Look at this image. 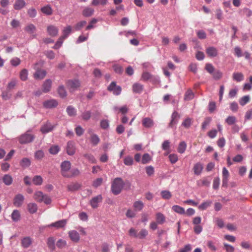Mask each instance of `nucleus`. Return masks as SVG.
I'll return each mask as SVG.
<instances>
[{
  "mask_svg": "<svg viewBox=\"0 0 252 252\" xmlns=\"http://www.w3.org/2000/svg\"><path fill=\"white\" fill-rule=\"evenodd\" d=\"M28 71L26 69H22L20 73V78L22 81H26L28 79Z\"/></svg>",
  "mask_w": 252,
  "mask_h": 252,
  "instance_id": "obj_43",
  "label": "nucleus"
},
{
  "mask_svg": "<svg viewBox=\"0 0 252 252\" xmlns=\"http://www.w3.org/2000/svg\"><path fill=\"white\" fill-rule=\"evenodd\" d=\"M94 11L93 8L90 7H86L82 11V15L84 17H90L93 15Z\"/></svg>",
  "mask_w": 252,
  "mask_h": 252,
  "instance_id": "obj_23",
  "label": "nucleus"
},
{
  "mask_svg": "<svg viewBox=\"0 0 252 252\" xmlns=\"http://www.w3.org/2000/svg\"><path fill=\"white\" fill-rule=\"evenodd\" d=\"M237 121L235 117L233 116H228L225 120V122L229 125H234Z\"/></svg>",
  "mask_w": 252,
  "mask_h": 252,
  "instance_id": "obj_48",
  "label": "nucleus"
},
{
  "mask_svg": "<svg viewBox=\"0 0 252 252\" xmlns=\"http://www.w3.org/2000/svg\"><path fill=\"white\" fill-rule=\"evenodd\" d=\"M125 183L121 178L117 177L114 179L111 185V191L114 195H118L122 191Z\"/></svg>",
  "mask_w": 252,
  "mask_h": 252,
  "instance_id": "obj_1",
  "label": "nucleus"
},
{
  "mask_svg": "<svg viewBox=\"0 0 252 252\" xmlns=\"http://www.w3.org/2000/svg\"><path fill=\"white\" fill-rule=\"evenodd\" d=\"M87 22L86 21H81L77 23L74 26V29L75 31H79L82 28H83Z\"/></svg>",
  "mask_w": 252,
  "mask_h": 252,
  "instance_id": "obj_60",
  "label": "nucleus"
},
{
  "mask_svg": "<svg viewBox=\"0 0 252 252\" xmlns=\"http://www.w3.org/2000/svg\"><path fill=\"white\" fill-rule=\"evenodd\" d=\"M21 60L17 57L14 58L10 60V63L13 66H17L20 64Z\"/></svg>",
  "mask_w": 252,
  "mask_h": 252,
  "instance_id": "obj_62",
  "label": "nucleus"
},
{
  "mask_svg": "<svg viewBox=\"0 0 252 252\" xmlns=\"http://www.w3.org/2000/svg\"><path fill=\"white\" fill-rule=\"evenodd\" d=\"M67 187L68 191H74L78 190L80 188V185L76 183L68 185Z\"/></svg>",
  "mask_w": 252,
  "mask_h": 252,
  "instance_id": "obj_36",
  "label": "nucleus"
},
{
  "mask_svg": "<svg viewBox=\"0 0 252 252\" xmlns=\"http://www.w3.org/2000/svg\"><path fill=\"white\" fill-rule=\"evenodd\" d=\"M187 148V144L185 141L181 142L179 143V147L178 148V151L181 154H183L185 152Z\"/></svg>",
  "mask_w": 252,
  "mask_h": 252,
  "instance_id": "obj_42",
  "label": "nucleus"
},
{
  "mask_svg": "<svg viewBox=\"0 0 252 252\" xmlns=\"http://www.w3.org/2000/svg\"><path fill=\"white\" fill-rule=\"evenodd\" d=\"M91 111L86 110L82 112L81 117L82 120L87 121L91 118Z\"/></svg>",
  "mask_w": 252,
  "mask_h": 252,
  "instance_id": "obj_35",
  "label": "nucleus"
},
{
  "mask_svg": "<svg viewBox=\"0 0 252 252\" xmlns=\"http://www.w3.org/2000/svg\"><path fill=\"white\" fill-rule=\"evenodd\" d=\"M109 126V122L108 120L103 119L100 122V127L104 129L108 128Z\"/></svg>",
  "mask_w": 252,
  "mask_h": 252,
  "instance_id": "obj_55",
  "label": "nucleus"
},
{
  "mask_svg": "<svg viewBox=\"0 0 252 252\" xmlns=\"http://www.w3.org/2000/svg\"><path fill=\"white\" fill-rule=\"evenodd\" d=\"M90 142L93 146H96L100 142L99 137L94 133H92L90 136Z\"/></svg>",
  "mask_w": 252,
  "mask_h": 252,
  "instance_id": "obj_27",
  "label": "nucleus"
},
{
  "mask_svg": "<svg viewBox=\"0 0 252 252\" xmlns=\"http://www.w3.org/2000/svg\"><path fill=\"white\" fill-rule=\"evenodd\" d=\"M161 195L163 199H169L171 197V193L168 190H163L161 192Z\"/></svg>",
  "mask_w": 252,
  "mask_h": 252,
  "instance_id": "obj_54",
  "label": "nucleus"
},
{
  "mask_svg": "<svg viewBox=\"0 0 252 252\" xmlns=\"http://www.w3.org/2000/svg\"><path fill=\"white\" fill-rule=\"evenodd\" d=\"M144 86L139 83H134L132 85V91L135 94H141L143 92Z\"/></svg>",
  "mask_w": 252,
  "mask_h": 252,
  "instance_id": "obj_16",
  "label": "nucleus"
},
{
  "mask_svg": "<svg viewBox=\"0 0 252 252\" xmlns=\"http://www.w3.org/2000/svg\"><path fill=\"white\" fill-rule=\"evenodd\" d=\"M58 93L61 97H64L66 96V92L63 85L59 87Z\"/></svg>",
  "mask_w": 252,
  "mask_h": 252,
  "instance_id": "obj_50",
  "label": "nucleus"
},
{
  "mask_svg": "<svg viewBox=\"0 0 252 252\" xmlns=\"http://www.w3.org/2000/svg\"><path fill=\"white\" fill-rule=\"evenodd\" d=\"M148 234V231L145 229H142L138 234L137 238L140 239H144Z\"/></svg>",
  "mask_w": 252,
  "mask_h": 252,
  "instance_id": "obj_56",
  "label": "nucleus"
},
{
  "mask_svg": "<svg viewBox=\"0 0 252 252\" xmlns=\"http://www.w3.org/2000/svg\"><path fill=\"white\" fill-rule=\"evenodd\" d=\"M52 86V81L51 79H47L43 84V92L46 93L50 91Z\"/></svg>",
  "mask_w": 252,
  "mask_h": 252,
  "instance_id": "obj_20",
  "label": "nucleus"
},
{
  "mask_svg": "<svg viewBox=\"0 0 252 252\" xmlns=\"http://www.w3.org/2000/svg\"><path fill=\"white\" fill-rule=\"evenodd\" d=\"M47 72L43 69H37L33 74V77L36 80H42L46 75Z\"/></svg>",
  "mask_w": 252,
  "mask_h": 252,
  "instance_id": "obj_14",
  "label": "nucleus"
},
{
  "mask_svg": "<svg viewBox=\"0 0 252 252\" xmlns=\"http://www.w3.org/2000/svg\"><path fill=\"white\" fill-rule=\"evenodd\" d=\"M29 212L31 214H34L37 212V205L35 203H30L27 205Z\"/></svg>",
  "mask_w": 252,
  "mask_h": 252,
  "instance_id": "obj_28",
  "label": "nucleus"
},
{
  "mask_svg": "<svg viewBox=\"0 0 252 252\" xmlns=\"http://www.w3.org/2000/svg\"><path fill=\"white\" fill-rule=\"evenodd\" d=\"M212 203V201L211 200H207L204 201L202 202L200 205H199L198 209L201 210H204L209 207Z\"/></svg>",
  "mask_w": 252,
  "mask_h": 252,
  "instance_id": "obj_37",
  "label": "nucleus"
},
{
  "mask_svg": "<svg viewBox=\"0 0 252 252\" xmlns=\"http://www.w3.org/2000/svg\"><path fill=\"white\" fill-rule=\"evenodd\" d=\"M64 39V38H63V37L61 36L58 39V41L56 42L55 45L53 47V48L54 49H59L60 47H61V46L62 45V44L63 43Z\"/></svg>",
  "mask_w": 252,
  "mask_h": 252,
  "instance_id": "obj_58",
  "label": "nucleus"
},
{
  "mask_svg": "<svg viewBox=\"0 0 252 252\" xmlns=\"http://www.w3.org/2000/svg\"><path fill=\"white\" fill-rule=\"evenodd\" d=\"M60 151V148L58 146H52L49 149V152L52 155L57 154Z\"/></svg>",
  "mask_w": 252,
  "mask_h": 252,
  "instance_id": "obj_59",
  "label": "nucleus"
},
{
  "mask_svg": "<svg viewBox=\"0 0 252 252\" xmlns=\"http://www.w3.org/2000/svg\"><path fill=\"white\" fill-rule=\"evenodd\" d=\"M56 125L52 124L50 122L47 121L41 127L40 131L42 133L45 134L52 131L55 127Z\"/></svg>",
  "mask_w": 252,
  "mask_h": 252,
  "instance_id": "obj_6",
  "label": "nucleus"
},
{
  "mask_svg": "<svg viewBox=\"0 0 252 252\" xmlns=\"http://www.w3.org/2000/svg\"><path fill=\"white\" fill-rule=\"evenodd\" d=\"M2 181L6 186H10L13 182V178L9 174H5L2 177Z\"/></svg>",
  "mask_w": 252,
  "mask_h": 252,
  "instance_id": "obj_25",
  "label": "nucleus"
},
{
  "mask_svg": "<svg viewBox=\"0 0 252 252\" xmlns=\"http://www.w3.org/2000/svg\"><path fill=\"white\" fill-rule=\"evenodd\" d=\"M68 235L70 239L74 242H78L80 240L79 233L75 230L69 231Z\"/></svg>",
  "mask_w": 252,
  "mask_h": 252,
  "instance_id": "obj_18",
  "label": "nucleus"
},
{
  "mask_svg": "<svg viewBox=\"0 0 252 252\" xmlns=\"http://www.w3.org/2000/svg\"><path fill=\"white\" fill-rule=\"evenodd\" d=\"M33 183L36 186H40L43 183V179L41 176L36 175L32 179Z\"/></svg>",
  "mask_w": 252,
  "mask_h": 252,
  "instance_id": "obj_33",
  "label": "nucleus"
},
{
  "mask_svg": "<svg viewBox=\"0 0 252 252\" xmlns=\"http://www.w3.org/2000/svg\"><path fill=\"white\" fill-rule=\"evenodd\" d=\"M212 75L215 80H218L222 77V73L219 70H215Z\"/></svg>",
  "mask_w": 252,
  "mask_h": 252,
  "instance_id": "obj_46",
  "label": "nucleus"
},
{
  "mask_svg": "<svg viewBox=\"0 0 252 252\" xmlns=\"http://www.w3.org/2000/svg\"><path fill=\"white\" fill-rule=\"evenodd\" d=\"M233 79L237 82H240L243 80L244 76L241 73L234 72L233 74Z\"/></svg>",
  "mask_w": 252,
  "mask_h": 252,
  "instance_id": "obj_41",
  "label": "nucleus"
},
{
  "mask_svg": "<svg viewBox=\"0 0 252 252\" xmlns=\"http://www.w3.org/2000/svg\"><path fill=\"white\" fill-rule=\"evenodd\" d=\"M71 27L70 26H67L63 31V35L61 37L65 39L67 37L69 34L71 33Z\"/></svg>",
  "mask_w": 252,
  "mask_h": 252,
  "instance_id": "obj_38",
  "label": "nucleus"
},
{
  "mask_svg": "<svg viewBox=\"0 0 252 252\" xmlns=\"http://www.w3.org/2000/svg\"><path fill=\"white\" fill-rule=\"evenodd\" d=\"M44 156V152L42 150H38L35 153L34 157L37 159H41Z\"/></svg>",
  "mask_w": 252,
  "mask_h": 252,
  "instance_id": "obj_63",
  "label": "nucleus"
},
{
  "mask_svg": "<svg viewBox=\"0 0 252 252\" xmlns=\"http://www.w3.org/2000/svg\"><path fill=\"white\" fill-rule=\"evenodd\" d=\"M24 199L25 197L22 194H16L13 199L14 205L17 207H21L24 203Z\"/></svg>",
  "mask_w": 252,
  "mask_h": 252,
  "instance_id": "obj_7",
  "label": "nucleus"
},
{
  "mask_svg": "<svg viewBox=\"0 0 252 252\" xmlns=\"http://www.w3.org/2000/svg\"><path fill=\"white\" fill-rule=\"evenodd\" d=\"M194 97V94L190 89L188 90L185 94L184 100L189 101L192 99Z\"/></svg>",
  "mask_w": 252,
  "mask_h": 252,
  "instance_id": "obj_26",
  "label": "nucleus"
},
{
  "mask_svg": "<svg viewBox=\"0 0 252 252\" xmlns=\"http://www.w3.org/2000/svg\"><path fill=\"white\" fill-rule=\"evenodd\" d=\"M61 174L63 176L66 177L68 176L70 171L71 163L70 161L65 160L62 162L61 164Z\"/></svg>",
  "mask_w": 252,
  "mask_h": 252,
  "instance_id": "obj_4",
  "label": "nucleus"
},
{
  "mask_svg": "<svg viewBox=\"0 0 252 252\" xmlns=\"http://www.w3.org/2000/svg\"><path fill=\"white\" fill-rule=\"evenodd\" d=\"M172 210L177 213L182 215L185 213V210L184 208L178 206L174 205L172 206Z\"/></svg>",
  "mask_w": 252,
  "mask_h": 252,
  "instance_id": "obj_40",
  "label": "nucleus"
},
{
  "mask_svg": "<svg viewBox=\"0 0 252 252\" xmlns=\"http://www.w3.org/2000/svg\"><path fill=\"white\" fill-rule=\"evenodd\" d=\"M66 112L69 116L74 117L76 115L77 111L73 106L69 105L66 108Z\"/></svg>",
  "mask_w": 252,
  "mask_h": 252,
  "instance_id": "obj_29",
  "label": "nucleus"
},
{
  "mask_svg": "<svg viewBox=\"0 0 252 252\" xmlns=\"http://www.w3.org/2000/svg\"><path fill=\"white\" fill-rule=\"evenodd\" d=\"M151 159V158L150 155L148 153H146L144 154L142 157L141 162L143 164H146L148 163Z\"/></svg>",
  "mask_w": 252,
  "mask_h": 252,
  "instance_id": "obj_52",
  "label": "nucleus"
},
{
  "mask_svg": "<svg viewBox=\"0 0 252 252\" xmlns=\"http://www.w3.org/2000/svg\"><path fill=\"white\" fill-rule=\"evenodd\" d=\"M124 164L126 165L130 166L133 164V160L131 157H126L124 160Z\"/></svg>",
  "mask_w": 252,
  "mask_h": 252,
  "instance_id": "obj_57",
  "label": "nucleus"
},
{
  "mask_svg": "<svg viewBox=\"0 0 252 252\" xmlns=\"http://www.w3.org/2000/svg\"><path fill=\"white\" fill-rule=\"evenodd\" d=\"M169 158L170 162L172 163H175L178 160V157L177 155L175 154H172L169 155Z\"/></svg>",
  "mask_w": 252,
  "mask_h": 252,
  "instance_id": "obj_61",
  "label": "nucleus"
},
{
  "mask_svg": "<svg viewBox=\"0 0 252 252\" xmlns=\"http://www.w3.org/2000/svg\"><path fill=\"white\" fill-rule=\"evenodd\" d=\"M103 197L101 194H99L92 198L90 201V204L93 208H96L98 203L102 201Z\"/></svg>",
  "mask_w": 252,
  "mask_h": 252,
  "instance_id": "obj_8",
  "label": "nucleus"
},
{
  "mask_svg": "<svg viewBox=\"0 0 252 252\" xmlns=\"http://www.w3.org/2000/svg\"><path fill=\"white\" fill-rule=\"evenodd\" d=\"M47 245L49 248L51 250H53L55 249V239L53 237H49L48 239Z\"/></svg>",
  "mask_w": 252,
  "mask_h": 252,
  "instance_id": "obj_53",
  "label": "nucleus"
},
{
  "mask_svg": "<svg viewBox=\"0 0 252 252\" xmlns=\"http://www.w3.org/2000/svg\"><path fill=\"white\" fill-rule=\"evenodd\" d=\"M203 168V165L201 163L198 162L195 164L193 168L194 174L196 175H200L202 172Z\"/></svg>",
  "mask_w": 252,
  "mask_h": 252,
  "instance_id": "obj_21",
  "label": "nucleus"
},
{
  "mask_svg": "<svg viewBox=\"0 0 252 252\" xmlns=\"http://www.w3.org/2000/svg\"><path fill=\"white\" fill-rule=\"evenodd\" d=\"M47 32L50 36H56L58 35L59 29L53 25H50L47 27Z\"/></svg>",
  "mask_w": 252,
  "mask_h": 252,
  "instance_id": "obj_17",
  "label": "nucleus"
},
{
  "mask_svg": "<svg viewBox=\"0 0 252 252\" xmlns=\"http://www.w3.org/2000/svg\"><path fill=\"white\" fill-rule=\"evenodd\" d=\"M250 100V96L249 95H245L241 98L239 100V103L242 106H244Z\"/></svg>",
  "mask_w": 252,
  "mask_h": 252,
  "instance_id": "obj_51",
  "label": "nucleus"
},
{
  "mask_svg": "<svg viewBox=\"0 0 252 252\" xmlns=\"http://www.w3.org/2000/svg\"><path fill=\"white\" fill-rule=\"evenodd\" d=\"M34 199L39 202H43L45 204L48 205L51 203V198L47 194H44L41 191H35L34 194Z\"/></svg>",
  "mask_w": 252,
  "mask_h": 252,
  "instance_id": "obj_2",
  "label": "nucleus"
},
{
  "mask_svg": "<svg viewBox=\"0 0 252 252\" xmlns=\"http://www.w3.org/2000/svg\"><path fill=\"white\" fill-rule=\"evenodd\" d=\"M66 85L71 91H74L80 87V83L78 80H71L67 81Z\"/></svg>",
  "mask_w": 252,
  "mask_h": 252,
  "instance_id": "obj_9",
  "label": "nucleus"
},
{
  "mask_svg": "<svg viewBox=\"0 0 252 252\" xmlns=\"http://www.w3.org/2000/svg\"><path fill=\"white\" fill-rule=\"evenodd\" d=\"M197 184L198 186L208 187L210 184V181L205 178L202 180L198 181Z\"/></svg>",
  "mask_w": 252,
  "mask_h": 252,
  "instance_id": "obj_45",
  "label": "nucleus"
},
{
  "mask_svg": "<svg viewBox=\"0 0 252 252\" xmlns=\"http://www.w3.org/2000/svg\"><path fill=\"white\" fill-rule=\"evenodd\" d=\"M66 152L69 156L73 155L75 153V143L72 141H69L67 143Z\"/></svg>",
  "mask_w": 252,
  "mask_h": 252,
  "instance_id": "obj_10",
  "label": "nucleus"
},
{
  "mask_svg": "<svg viewBox=\"0 0 252 252\" xmlns=\"http://www.w3.org/2000/svg\"><path fill=\"white\" fill-rule=\"evenodd\" d=\"M180 118V115L177 111H174L171 116V120L169 124V127H173L174 125H176Z\"/></svg>",
  "mask_w": 252,
  "mask_h": 252,
  "instance_id": "obj_11",
  "label": "nucleus"
},
{
  "mask_svg": "<svg viewBox=\"0 0 252 252\" xmlns=\"http://www.w3.org/2000/svg\"><path fill=\"white\" fill-rule=\"evenodd\" d=\"M142 123L143 126L146 128L151 127L154 125L153 120L148 117L143 118Z\"/></svg>",
  "mask_w": 252,
  "mask_h": 252,
  "instance_id": "obj_19",
  "label": "nucleus"
},
{
  "mask_svg": "<svg viewBox=\"0 0 252 252\" xmlns=\"http://www.w3.org/2000/svg\"><path fill=\"white\" fill-rule=\"evenodd\" d=\"M22 245L24 248H28L32 244V240L30 237H25L22 240Z\"/></svg>",
  "mask_w": 252,
  "mask_h": 252,
  "instance_id": "obj_34",
  "label": "nucleus"
},
{
  "mask_svg": "<svg viewBox=\"0 0 252 252\" xmlns=\"http://www.w3.org/2000/svg\"><path fill=\"white\" fill-rule=\"evenodd\" d=\"M206 53L208 57L213 58L217 56L218 51L216 47L210 46L206 48Z\"/></svg>",
  "mask_w": 252,
  "mask_h": 252,
  "instance_id": "obj_12",
  "label": "nucleus"
},
{
  "mask_svg": "<svg viewBox=\"0 0 252 252\" xmlns=\"http://www.w3.org/2000/svg\"><path fill=\"white\" fill-rule=\"evenodd\" d=\"M31 160L28 158H23L20 161V165L23 168H27L30 166Z\"/></svg>",
  "mask_w": 252,
  "mask_h": 252,
  "instance_id": "obj_39",
  "label": "nucleus"
},
{
  "mask_svg": "<svg viewBox=\"0 0 252 252\" xmlns=\"http://www.w3.org/2000/svg\"><path fill=\"white\" fill-rule=\"evenodd\" d=\"M58 104V102L55 99L48 100L45 101L43 103L44 107L47 109L55 108Z\"/></svg>",
  "mask_w": 252,
  "mask_h": 252,
  "instance_id": "obj_13",
  "label": "nucleus"
},
{
  "mask_svg": "<svg viewBox=\"0 0 252 252\" xmlns=\"http://www.w3.org/2000/svg\"><path fill=\"white\" fill-rule=\"evenodd\" d=\"M156 221L158 224H162L165 221L164 216L161 213L156 214Z\"/></svg>",
  "mask_w": 252,
  "mask_h": 252,
  "instance_id": "obj_32",
  "label": "nucleus"
},
{
  "mask_svg": "<svg viewBox=\"0 0 252 252\" xmlns=\"http://www.w3.org/2000/svg\"><path fill=\"white\" fill-rule=\"evenodd\" d=\"M108 90L112 92L114 95H119L121 93L122 89L119 86H117L115 82H112L108 87Z\"/></svg>",
  "mask_w": 252,
  "mask_h": 252,
  "instance_id": "obj_5",
  "label": "nucleus"
},
{
  "mask_svg": "<svg viewBox=\"0 0 252 252\" xmlns=\"http://www.w3.org/2000/svg\"><path fill=\"white\" fill-rule=\"evenodd\" d=\"M144 203L140 200L134 202L133 206L135 210L138 211H141L144 207Z\"/></svg>",
  "mask_w": 252,
  "mask_h": 252,
  "instance_id": "obj_31",
  "label": "nucleus"
},
{
  "mask_svg": "<svg viewBox=\"0 0 252 252\" xmlns=\"http://www.w3.org/2000/svg\"><path fill=\"white\" fill-rule=\"evenodd\" d=\"M11 218L14 222H17L19 221L21 219L20 212L17 210H13L11 215Z\"/></svg>",
  "mask_w": 252,
  "mask_h": 252,
  "instance_id": "obj_22",
  "label": "nucleus"
},
{
  "mask_svg": "<svg viewBox=\"0 0 252 252\" xmlns=\"http://www.w3.org/2000/svg\"><path fill=\"white\" fill-rule=\"evenodd\" d=\"M205 69L208 73H209L211 75L216 70L213 65L211 63H207L206 64Z\"/></svg>",
  "mask_w": 252,
  "mask_h": 252,
  "instance_id": "obj_49",
  "label": "nucleus"
},
{
  "mask_svg": "<svg viewBox=\"0 0 252 252\" xmlns=\"http://www.w3.org/2000/svg\"><path fill=\"white\" fill-rule=\"evenodd\" d=\"M26 5V2L24 0H16L14 4L15 10H20Z\"/></svg>",
  "mask_w": 252,
  "mask_h": 252,
  "instance_id": "obj_24",
  "label": "nucleus"
},
{
  "mask_svg": "<svg viewBox=\"0 0 252 252\" xmlns=\"http://www.w3.org/2000/svg\"><path fill=\"white\" fill-rule=\"evenodd\" d=\"M30 131L31 130H29L19 137V141L20 144H28L33 141L35 137L33 134L30 133Z\"/></svg>",
  "mask_w": 252,
  "mask_h": 252,
  "instance_id": "obj_3",
  "label": "nucleus"
},
{
  "mask_svg": "<svg viewBox=\"0 0 252 252\" xmlns=\"http://www.w3.org/2000/svg\"><path fill=\"white\" fill-rule=\"evenodd\" d=\"M41 10L44 14L47 15H51L53 13V9L50 5L42 7Z\"/></svg>",
  "mask_w": 252,
  "mask_h": 252,
  "instance_id": "obj_30",
  "label": "nucleus"
},
{
  "mask_svg": "<svg viewBox=\"0 0 252 252\" xmlns=\"http://www.w3.org/2000/svg\"><path fill=\"white\" fill-rule=\"evenodd\" d=\"M80 174V171L77 168H73L70 170L68 173V176L66 178H72L73 177L77 176Z\"/></svg>",
  "mask_w": 252,
  "mask_h": 252,
  "instance_id": "obj_44",
  "label": "nucleus"
},
{
  "mask_svg": "<svg viewBox=\"0 0 252 252\" xmlns=\"http://www.w3.org/2000/svg\"><path fill=\"white\" fill-rule=\"evenodd\" d=\"M66 220H62L55 222L52 223L51 224L47 225L46 227H55L57 228H60L63 227L66 225Z\"/></svg>",
  "mask_w": 252,
  "mask_h": 252,
  "instance_id": "obj_15",
  "label": "nucleus"
},
{
  "mask_svg": "<svg viewBox=\"0 0 252 252\" xmlns=\"http://www.w3.org/2000/svg\"><path fill=\"white\" fill-rule=\"evenodd\" d=\"M112 246L107 244V243H103L102 244V252H109L110 249Z\"/></svg>",
  "mask_w": 252,
  "mask_h": 252,
  "instance_id": "obj_64",
  "label": "nucleus"
},
{
  "mask_svg": "<svg viewBox=\"0 0 252 252\" xmlns=\"http://www.w3.org/2000/svg\"><path fill=\"white\" fill-rule=\"evenodd\" d=\"M107 1L108 0H93L91 5L93 6H97L99 4L104 5L107 3Z\"/></svg>",
  "mask_w": 252,
  "mask_h": 252,
  "instance_id": "obj_47",
  "label": "nucleus"
}]
</instances>
